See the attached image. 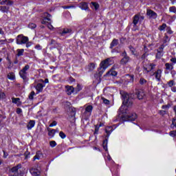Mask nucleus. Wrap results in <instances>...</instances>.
Masks as SVG:
<instances>
[{
    "instance_id": "40",
    "label": "nucleus",
    "mask_w": 176,
    "mask_h": 176,
    "mask_svg": "<svg viewBox=\"0 0 176 176\" xmlns=\"http://www.w3.org/2000/svg\"><path fill=\"white\" fill-rule=\"evenodd\" d=\"M147 80L144 78H141L140 80V85H145V83H147Z\"/></svg>"
},
{
    "instance_id": "64",
    "label": "nucleus",
    "mask_w": 176,
    "mask_h": 176,
    "mask_svg": "<svg viewBox=\"0 0 176 176\" xmlns=\"http://www.w3.org/2000/svg\"><path fill=\"white\" fill-rule=\"evenodd\" d=\"M171 90H172V91H173V93H176V87H173L171 88Z\"/></svg>"
},
{
    "instance_id": "28",
    "label": "nucleus",
    "mask_w": 176,
    "mask_h": 176,
    "mask_svg": "<svg viewBox=\"0 0 176 176\" xmlns=\"http://www.w3.org/2000/svg\"><path fill=\"white\" fill-rule=\"evenodd\" d=\"M47 130L49 137L53 138V137H54V135L56 134V129H50V128H48Z\"/></svg>"
},
{
    "instance_id": "25",
    "label": "nucleus",
    "mask_w": 176,
    "mask_h": 176,
    "mask_svg": "<svg viewBox=\"0 0 176 176\" xmlns=\"http://www.w3.org/2000/svg\"><path fill=\"white\" fill-rule=\"evenodd\" d=\"M12 101L13 104H16L17 107L21 105V101H20V98H12Z\"/></svg>"
},
{
    "instance_id": "21",
    "label": "nucleus",
    "mask_w": 176,
    "mask_h": 176,
    "mask_svg": "<svg viewBox=\"0 0 176 176\" xmlns=\"http://www.w3.org/2000/svg\"><path fill=\"white\" fill-rule=\"evenodd\" d=\"M79 8H80L82 10H87V9H89V4L86 2H81L79 4Z\"/></svg>"
},
{
    "instance_id": "47",
    "label": "nucleus",
    "mask_w": 176,
    "mask_h": 176,
    "mask_svg": "<svg viewBox=\"0 0 176 176\" xmlns=\"http://www.w3.org/2000/svg\"><path fill=\"white\" fill-rule=\"evenodd\" d=\"M63 9H71L75 8V6H63Z\"/></svg>"
},
{
    "instance_id": "18",
    "label": "nucleus",
    "mask_w": 176,
    "mask_h": 176,
    "mask_svg": "<svg viewBox=\"0 0 176 176\" xmlns=\"http://www.w3.org/2000/svg\"><path fill=\"white\" fill-rule=\"evenodd\" d=\"M43 157V154L40 151L36 153V155L33 157V162L36 160H41Z\"/></svg>"
},
{
    "instance_id": "33",
    "label": "nucleus",
    "mask_w": 176,
    "mask_h": 176,
    "mask_svg": "<svg viewBox=\"0 0 176 176\" xmlns=\"http://www.w3.org/2000/svg\"><path fill=\"white\" fill-rule=\"evenodd\" d=\"M8 79H10V80H14L16 79V76H14V73H10L8 75Z\"/></svg>"
},
{
    "instance_id": "31",
    "label": "nucleus",
    "mask_w": 176,
    "mask_h": 176,
    "mask_svg": "<svg viewBox=\"0 0 176 176\" xmlns=\"http://www.w3.org/2000/svg\"><path fill=\"white\" fill-rule=\"evenodd\" d=\"M16 52H17V54L16 55V57H20L21 56H23V54H24V49H18Z\"/></svg>"
},
{
    "instance_id": "59",
    "label": "nucleus",
    "mask_w": 176,
    "mask_h": 176,
    "mask_svg": "<svg viewBox=\"0 0 176 176\" xmlns=\"http://www.w3.org/2000/svg\"><path fill=\"white\" fill-rule=\"evenodd\" d=\"M147 56H148V55H146V54H145V53L143 54L142 55V57H141L142 60H145V58H146Z\"/></svg>"
},
{
    "instance_id": "62",
    "label": "nucleus",
    "mask_w": 176,
    "mask_h": 176,
    "mask_svg": "<svg viewBox=\"0 0 176 176\" xmlns=\"http://www.w3.org/2000/svg\"><path fill=\"white\" fill-rule=\"evenodd\" d=\"M170 61L173 63V64H176V58H172L170 59Z\"/></svg>"
},
{
    "instance_id": "57",
    "label": "nucleus",
    "mask_w": 176,
    "mask_h": 176,
    "mask_svg": "<svg viewBox=\"0 0 176 176\" xmlns=\"http://www.w3.org/2000/svg\"><path fill=\"white\" fill-rule=\"evenodd\" d=\"M111 53H120V52L119 50H118V48H114L111 51Z\"/></svg>"
},
{
    "instance_id": "12",
    "label": "nucleus",
    "mask_w": 176,
    "mask_h": 176,
    "mask_svg": "<svg viewBox=\"0 0 176 176\" xmlns=\"http://www.w3.org/2000/svg\"><path fill=\"white\" fill-rule=\"evenodd\" d=\"M146 16H148L149 19H157V13L151 9L146 10Z\"/></svg>"
},
{
    "instance_id": "7",
    "label": "nucleus",
    "mask_w": 176,
    "mask_h": 176,
    "mask_svg": "<svg viewBox=\"0 0 176 176\" xmlns=\"http://www.w3.org/2000/svg\"><path fill=\"white\" fill-rule=\"evenodd\" d=\"M163 71L160 69H157L155 72H151L150 76H155L156 80L157 82H160L162 80V74Z\"/></svg>"
},
{
    "instance_id": "49",
    "label": "nucleus",
    "mask_w": 176,
    "mask_h": 176,
    "mask_svg": "<svg viewBox=\"0 0 176 176\" xmlns=\"http://www.w3.org/2000/svg\"><path fill=\"white\" fill-rule=\"evenodd\" d=\"M168 85L169 87H172L174 86V85H175V82H174V80H172L168 82Z\"/></svg>"
},
{
    "instance_id": "54",
    "label": "nucleus",
    "mask_w": 176,
    "mask_h": 176,
    "mask_svg": "<svg viewBox=\"0 0 176 176\" xmlns=\"http://www.w3.org/2000/svg\"><path fill=\"white\" fill-rule=\"evenodd\" d=\"M47 26L49 28V30H53V28H54L53 25L50 23H47Z\"/></svg>"
},
{
    "instance_id": "56",
    "label": "nucleus",
    "mask_w": 176,
    "mask_h": 176,
    "mask_svg": "<svg viewBox=\"0 0 176 176\" xmlns=\"http://www.w3.org/2000/svg\"><path fill=\"white\" fill-rule=\"evenodd\" d=\"M162 108V109H168V108H170V104L163 105Z\"/></svg>"
},
{
    "instance_id": "36",
    "label": "nucleus",
    "mask_w": 176,
    "mask_h": 176,
    "mask_svg": "<svg viewBox=\"0 0 176 176\" xmlns=\"http://www.w3.org/2000/svg\"><path fill=\"white\" fill-rule=\"evenodd\" d=\"M129 49L131 52V54H133V56H135V48H134V47H133L132 45H130L129 47Z\"/></svg>"
},
{
    "instance_id": "4",
    "label": "nucleus",
    "mask_w": 176,
    "mask_h": 176,
    "mask_svg": "<svg viewBox=\"0 0 176 176\" xmlns=\"http://www.w3.org/2000/svg\"><path fill=\"white\" fill-rule=\"evenodd\" d=\"M28 69H30V66L29 65H26L19 71V76L23 79L25 83H27L29 80L28 76H27L28 75V73L27 72Z\"/></svg>"
},
{
    "instance_id": "2",
    "label": "nucleus",
    "mask_w": 176,
    "mask_h": 176,
    "mask_svg": "<svg viewBox=\"0 0 176 176\" xmlns=\"http://www.w3.org/2000/svg\"><path fill=\"white\" fill-rule=\"evenodd\" d=\"M10 171L13 173V176H24L25 168L23 167L21 164H18L16 166L12 167Z\"/></svg>"
},
{
    "instance_id": "5",
    "label": "nucleus",
    "mask_w": 176,
    "mask_h": 176,
    "mask_svg": "<svg viewBox=\"0 0 176 176\" xmlns=\"http://www.w3.org/2000/svg\"><path fill=\"white\" fill-rule=\"evenodd\" d=\"M17 45H25L28 42V37L23 34H19L16 38Z\"/></svg>"
},
{
    "instance_id": "11",
    "label": "nucleus",
    "mask_w": 176,
    "mask_h": 176,
    "mask_svg": "<svg viewBox=\"0 0 176 176\" xmlns=\"http://www.w3.org/2000/svg\"><path fill=\"white\" fill-rule=\"evenodd\" d=\"M43 19L41 21V24L43 25H47V23H49V22H47L46 20H47V21H52V19H50V17H52V15L50 14H49V12H45L43 14Z\"/></svg>"
},
{
    "instance_id": "8",
    "label": "nucleus",
    "mask_w": 176,
    "mask_h": 176,
    "mask_svg": "<svg viewBox=\"0 0 176 176\" xmlns=\"http://www.w3.org/2000/svg\"><path fill=\"white\" fill-rule=\"evenodd\" d=\"M156 68V65L154 63H148L143 67V69L145 72V74H149V72H152L153 69Z\"/></svg>"
},
{
    "instance_id": "38",
    "label": "nucleus",
    "mask_w": 176,
    "mask_h": 176,
    "mask_svg": "<svg viewBox=\"0 0 176 176\" xmlns=\"http://www.w3.org/2000/svg\"><path fill=\"white\" fill-rule=\"evenodd\" d=\"M28 27L31 29V30H34L35 28H36V24L34 23H30L28 25Z\"/></svg>"
},
{
    "instance_id": "41",
    "label": "nucleus",
    "mask_w": 176,
    "mask_h": 176,
    "mask_svg": "<svg viewBox=\"0 0 176 176\" xmlns=\"http://www.w3.org/2000/svg\"><path fill=\"white\" fill-rule=\"evenodd\" d=\"M50 145L52 148H54V146L57 145V143L56 142V141L52 140L50 142Z\"/></svg>"
},
{
    "instance_id": "37",
    "label": "nucleus",
    "mask_w": 176,
    "mask_h": 176,
    "mask_svg": "<svg viewBox=\"0 0 176 176\" xmlns=\"http://www.w3.org/2000/svg\"><path fill=\"white\" fill-rule=\"evenodd\" d=\"M167 27V25L166 23H163L162 25H160L158 28V30L160 31H164V30H166V28Z\"/></svg>"
},
{
    "instance_id": "14",
    "label": "nucleus",
    "mask_w": 176,
    "mask_h": 176,
    "mask_svg": "<svg viewBox=\"0 0 176 176\" xmlns=\"http://www.w3.org/2000/svg\"><path fill=\"white\" fill-rule=\"evenodd\" d=\"M163 49H164V45H162L157 50V54H156V58L160 59L162 56L164 54V52H163Z\"/></svg>"
},
{
    "instance_id": "44",
    "label": "nucleus",
    "mask_w": 176,
    "mask_h": 176,
    "mask_svg": "<svg viewBox=\"0 0 176 176\" xmlns=\"http://www.w3.org/2000/svg\"><path fill=\"white\" fill-rule=\"evenodd\" d=\"M30 155H31V153H30V151H25L24 153L25 159H29Z\"/></svg>"
},
{
    "instance_id": "29",
    "label": "nucleus",
    "mask_w": 176,
    "mask_h": 176,
    "mask_svg": "<svg viewBox=\"0 0 176 176\" xmlns=\"http://www.w3.org/2000/svg\"><path fill=\"white\" fill-rule=\"evenodd\" d=\"M102 146L104 151H108V138L106 137V138L103 140Z\"/></svg>"
},
{
    "instance_id": "58",
    "label": "nucleus",
    "mask_w": 176,
    "mask_h": 176,
    "mask_svg": "<svg viewBox=\"0 0 176 176\" xmlns=\"http://www.w3.org/2000/svg\"><path fill=\"white\" fill-rule=\"evenodd\" d=\"M35 49H37V50H42V47H41L40 45H36Z\"/></svg>"
},
{
    "instance_id": "39",
    "label": "nucleus",
    "mask_w": 176,
    "mask_h": 176,
    "mask_svg": "<svg viewBox=\"0 0 176 176\" xmlns=\"http://www.w3.org/2000/svg\"><path fill=\"white\" fill-rule=\"evenodd\" d=\"M169 12H170V13H175L176 14V8L175 6H172L169 8Z\"/></svg>"
},
{
    "instance_id": "16",
    "label": "nucleus",
    "mask_w": 176,
    "mask_h": 176,
    "mask_svg": "<svg viewBox=\"0 0 176 176\" xmlns=\"http://www.w3.org/2000/svg\"><path fill=\"white\" fill-rule=\"evenodd\" d=\"M135 94L138 100H142L145 97V92L142 89H138Z\"/></svg>"
},
{
    "instance_id": "30",
    "label": "nucleus",
    "mask_w": 176,
    "mask_h": 176,
    "mask_svg": "<svg viewBox=\"0 0 176 176\" xmlns=\"http://www.w3.org/2000/svg\"><path fill=\"white\" fill-rule=\"evenodd\" d=\"M91 112H93V107L91 105H88L86 108H85V113H91Z\"/></svg>"
},
{
    "instance_id": "6",
    "label": "nucleus",
    "mask_w": 176,
    "mask_h": 176,
    "mask_svg": "<svg viewBox=\"0 0 176 176\" xmlns=\"http://www.w3.org/2000/svg\"><path fill=\"white\" fill-rule=\"evenodd\" d=\"M121 56L122 57V58L120 61V64H121V65H126L127 63H130V56L127 55V52H126V51H124L121 54Z\"/></svg>"
},
{
    "instance_id": "19",
    "label": "nucleus",
    "mask_w": 176,
    "mask_h": 176,
    "mask_svg": "<svg viewBox=\"0 0 176 176\" xmlns=\"http://www.w3.org/2000/svg\"><path fill=\"white\" fill-rule=\"evenodd\" d=\"M45 84L38 83L35 87L37 93H42V91H43V87H45Z\"/></svg>"
},
{
    "instance_id": "13",
    "label": "nucleus",
    "mask_w": 176,
    "mask_h": 176,
    "mask_svg": "<svg viewBox=\"0 0 176 176\" xmlns=\"http://www.w3.org/2000/svg\"><path fill=\"white\" fill-rule=\"evenodd\" d=\"M50 45L53 47V49H61V44L57 43L56 40L54 39H51L50 41Z\"/></svg>"
},
{
    "instance_id": "51",
    "label": "nucleus",
    "mask_w": 176,
    "mask_h": 176,
    "mask_svg": "<svg viewBox=\"0 0 176 176\" xmlns=\"http://www.w3.org/2000/svg\"><path fill=\"white\" fill-rule=\"evenodd\" d=\"M16 112L17 115H21V113H23V110L21 108H17Z\"/></svg>"
},
{
    "instance_id": "42",
    "label": "nucleus",
    "mask_w": 176,
    "mask_h": 176,
    "mask_svg": "<svg viewBox=\"0 0 176 176\" xmlns=\"http://www.w3.org/2000/svg\"><path fill=\"white\" fill-rule=\"evenodd\" d=\"M82 90V85L80 84L77 85V87H76V92L78 93V91H80Z\"/></svg>"
},
{
    "instance_id": "34",
    "label": "nucleus",
    "mask_w": 176,
    "mask_h": 176,
    "mask_svg": "<svg viewBox=\"0 0 176 176\" xmlns=\"http://www.w3.org/2000/svg\"><path fill=\"white\" fill-rule=\"evenodd\" d=\"M91 5H93V6L95 8V10H98V8H100V5L98 3L96 2H91Z\"/></svg>"
},
{
    "instance_id": "46",
    "label": "nucleus",
    "mask_w": 176,
    "mask_h": 176,
    "mask_svg": "<svg viewBox=\"0 0 176 176\" xmlns=\"http://www.w3.org/2000/svg\"><path fill=\"white\" fill-rule=\"evenodd\" d=\"M59 136L60 137V138H62L63 140H64V138H65V137H67V135H65V133H64V132L60 131L59 133Z\"/></svg>"
},
{
    "instance_id": "50",
    "label": "nucleus",
    "mask_w": 176,
    "mask_h": 176,
    "mask_svg": "<svg viewBox=\"0 0 176 176\" xmlns=\"http://www.w3.org/2000/svg\"><path fill=\"white\" fill-rule=\"evenodd\" d=\"M102 100L104 104H106V105H109V100H108L106 99L105 98H102Z\"/></svg>"
},
{
    "instance_id": "53",
    "label": "nucleus",
    "mask_w": 176,
    "mask_h": 176,
    "mask_svg": "<svg viewBox=\"0 0 176 176\" xmlns=\"http://www.w3.org/2000/svg\"><path fill=\"white\" fill-rule=\"evenodd\" d=\"M13 3H14L13 1L8 0L6 5L9 6H12V5H13Z\"/></svg>"
},
{
    "instance_id": "52",
    "label": "nucleus",
    "mask_w": 176,
    "mask_h": 176,
    "mask_svg": "<svg viewBox=\"0 0 176 176\" xmlns=\"http://www.w3.org/2000/svg\"><path fill=\"white\" fill-rule=\"evenodd\" d=\"M159 113L161 114L162 116H164V115H166V113H167V111H164V110H160Z\"/></svg>"
},
{
    "instance_id": "10",
    "label": "nucleus",
    "mask_w": 176,
    "mask_h": 176,
    "mask_svg": "<svg viewBox=\"0 0 176 176\" xmlns=\"http://www.w3.org/2000/svg\"><path fill=\"white\" fill-rule=\"evenodd\" d=\"M118 68V65H114L111 69L107 72V74L104 75V76H116L118 75V72L115 71Z\"/></svg>"
},
{
    "instance_id": "27",
    "label": "nucleus",
    "mask_w": 176,
    "mask_h": 176,
    "mask_svg": "<svg viewBox=\"0 0 176 176\" xmlns=\"http://www.w3.org/2000/svg\"><path fill=\"white\" fill-rule=\"evenodd\" d=\"M35 126V120H30L28 125L27 129L28 130H31Z\"/></svg>"
},
{
    "instance_id": "63",
    "label": "nucleus",
    "mask_w": 176,
    "mask_h": 176,
    "mask_svg": "<svg viewBox=\"0 0 176 176\" xmlns=\"http://www.w3.org/2000/svg\"><path fill=\"white\" fill-rule=\"evenodd\" d=\"M8 153H6V151H3V157H5L6 159V157H8Z\"/></svg>"
},
{
    "instance_id": "17",
    "label": "nucleus",
    "mask_w": 176,
    "mask_h": 176,
    "mask_svg": "<svg viewBox=\"0 0 176 176\" xmlns=\"http://www.w3.org/2000/svg\"><path fill=\"white\" fill-rule=\"evenodd\" d=\"M65 89L67 96H71V94L75 91V88H74L72 86L67 85Z\"/></svg>"
},
{
    "instance_id": "35",
    "label": "nucleus",
    "mask_w": 176,
    "mask_h": 176,
    "mask_svg": "<svg viewBox=\"0 0 176 176\" xmlns=\"http://www.w3.org/2000/svg\"><path fill=\"white\" fill-rule=\"evenodd\" d=\"M72 32V30L68 29V28H65L63 29V31L62 32V34H71Z\"/></svg>"
},
{
    "instance_id": "3",
    "label": "nucleus",
    "mask_w": 176,
    "mask_h": 176,
    "mask_svg": "<svg viewBox=\"0 0 176 176\" xmlns=\"http://www.w3.org/2000/svg\"><path fill=\"white\" fill-rule=\"evenodd\" d=\"M120 94L122 99V104L126 107H131L133 105V99L130 98V95L124 91H120Z\"/></svg>"
},
{
    "instance_id": "24",
    "label": "nucleus",
    "mask_w": 176,
    "mask_h": 176,
    "mask_svg": "<svg viewBox=\"0 0 176 176\" xmlns=\"http://www.w3.org/2000/svg\"><path fill=\"white\" fill-rule=\"evenodd\" d=\"M165 69L166 71H173L174 69V64L173 63H165Z\"/></svg>"
},
{
    "instance_id": "20",
    "label": "nucleus",
    "mask_w": 176,
    "mask_h": 176,
    "mask_svg": "<svg viewBox=\"0 0 176 176\" xmlns=\"http://www.w3.org/2000/svg\"><path fill=\"white\" fill-rule=\"evenodd\" d=\"M104 131L107 133L106 138H109V135H111V133L113 131V128L112 126H107Z\"/></svg>"
},
{
    "instance_id": "32",
    "label": "nucleus",
    "mask_w": 176,
    "mask_h": 176,
    "mask_svg": "<svg viewBox=\"0 0 176 176\" xmlns=\"http://www.w3.org/2000/svg\"><path fill=\"white\" fill-rule=\"evenodd\" d=\"M96 68V64L94 63H91L88 65V69L89 71L91 72L94 71V69Z\"/></svg>"
},
{
    "instance_id": "43",
    "label": "nucleus",
    "mask_w": 176,
    "mask_h": 176,
    "mask_svg": "<svg viewBox=\"0 0 176 176\" xmlns=\"http://www.w3.org/2000/svg\"><path fill=\"white\" fill-rule=\"evenodd\" d=\"M34 96H35V91H32L29 95V100H34Z\"/></svg>"
},
{
    "instance_id": "1",
    "label": "nucleus",
    "mask_w": 176,
    "mask_h": 176,
    "mask_svg": "<svg viewBox=\"0 0 176 176\" xmlns=\"http://www.w3.org/2000/svg\"><path fill=\"white\" fill-rule=\"evenodd\" d=\"M112 64H113V60H112L111 58H107L105 60H102L98 69V73L94 75L95 78H100L102 76V74L105 72V69H107L108 67H111Z\"/></svg>"
},
{
    "instance_id": "45",
    "label": "nucleus",
    "mask_w": 176,
    "mask_h": 176,
    "mask_svg": "<svg viewBox=\"0 0 176 176\" xmlns=\"http://www.w3.org/2000/svg\"><path fill=\"white\" fill-rule=\"evenodd\" d=\"M169 135H170V137H176V130L175 131H170L169 132Z\"/></svg>"
},
{
    "instance_id": "9",
    "label": "nucleus",
    "mask_w": 176,
    "mask_h": 176,
    "mask_svg": "<svg viewBox=\"0 0 176 176\" xmlns=\"http://www.w3.org/2000/svg\"><path fill=\"white\" fill-rule=\"evenodd\" d=\"M137 119V114L135 113H131L123 116V120L129 122H134Z\"/></svg>"
},
{
    "instance_id": "48",
    "label": "nucleus",
    "mask_w": 176,
    "mask_h": 176,
    "mask_svg": "<svg viewBox=\"0 0 176 176\" xmlns=\"http://www.w3.org/2000/svg\"><path fill=\"white\" fill-rule=\"evenodd\" d=\"M100 130V126H98V124H96L95 126V131L94 134H98V131Z\"/></svg>"
},
{
    "instance_id": "60",
    "label": "nucleus",
    "mask_w": 176,
    "mask_h": 176,
    "mask_svg": "<svg viewBox=\"0 0 176 176\" xmlns=\"http://www.w3.org/2000/svg\"><path fill=\"white\" fill-rule=\"evenodd\" d=\"M14 64H19V59L17 58V56L14 58Z\"/></svg>"
},
{
    "instance_id": "22",
    "label": "nucleus",
    "mask_w": 176,
    "mask_h": 176,
    "mask_svg": "<svg viewBox=\"0 0 176 176\" xmlns=\"http://www.w3.org/2000/svg\"><path fill=\"white\" fill-rule=\"evenodd\" d=\"M139 21H140V15L135 14L133 16V27H137V25L138 24Z\"/></svg>"
},
{
    "instance_id": "15",
    "label": "nucleus",
    "mask_w": 176,
    "mask_h": 176,
    "mask_svg": "<svg viewBox=\"0 0 176 176\" xmlns=\"http://www.w3.org/2000/svg\"><path fill=\"white\" fill-rule=\"evenodd\" d=\"M30 173L32 176H39L41 175V170L36 168H32L30 169Z\"/></svg>"
},
{
    "instance_id": "23",
    "label": "nucleus",
    "mask_w": 176,
    "mask_h": 176,
    "mask_svg": "<svg viewBox=\"0 0 176 176\" xmlns=\"http://www.w3.org/2000/svg\"><path fill=\"white\" fill-rule=\"evenodd\" d=\"M118 45H119V40L118 39H116V38H114L111 44H110V47L109 48L110 49H113V47H115V46H118Z\"/></svg>"
},
{
    "instance_id": "61",
    "label": "nucleus",
    "mask_w": 176,
    "mask_h": 176,
    "mask_svg": "<svg viewBox=\"0 0 176 176\" xmlns=\"http://www.w3.org/2000/svg\"><path fill=\"white\" fill-rule=\"evenodd\" d=\"M8 0H4L0 2V5H5V3H8Z\"/></svg>"
},
{
    "instance_id": "26",
    "label": "nucleus",
    "mask_w": 176,
    "mask_h": 176,
    "mask_svg": "<svg viewBox=\"0 0 176 176\" xmlns=\"http://www.w3.org/2000/svg\"><path fill=\"white\" fill-rule=\"evenodd\" d=\"M10 8L6 6H0V12H2V13H8L9 12Z\"/></svg>"
},
{
    "instance_id": "55",
    "label": "nucleus",
    "mask_w": 176,
    "mask_h": 176,
    "mask_svg": "<svg viewBox=\"0 0 176 176\" xmlns=\"http://www.w3.org/2000/svg\"><path fill=\"white\" fill-rule=\"evenodd\" d=\"M53 126H57V122L53 121L52 123L50 124V127H53Z\"/></svg>"
}]
</instances>
